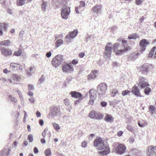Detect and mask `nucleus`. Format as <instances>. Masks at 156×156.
Returning <instances> with one entry per match:
<instances>
[{
	"instance_id": "1",
	"label": "nucleus",
	"mask_w": 156,
	"mask_h": 156,
	"mask_svg": "<svg viewBox=\"0 0 156 156\" xmlns=\"http://www.w3.org/2000/svg\"><path fill=\"white\" fill-rule=\"evenodd\" d=\"M94 144L95 147H98L99 153L101 155H106L110 153V149L108 144L101 138L98 137L95 139L94 141Z\"/></svg>"
},
{
	"instance_id": "2",
	"label": "nucleus",
	"mask_w": 156,
	"mask_h": 156,
	"mask_svg": "<svg viewBox=\"0 0 156 156\" xmlns=\"http://www.w3.org/2000/svg\"><path fill=\"white\" fill-rule=\"evenodd\" d=\"M113 149L114 151L117 154L122 155L125 153L126 148L123 144L115 143L113 145Z\"/></svg>"
},
{
	"instance_id": "3",
	"label": "nucleus",
	"mask_w": 156,
	"mask_h": 156,
	"mask_svg": "<svg viewBox=\"0 0 156 156\" xmlns=\"http://www.w3.org/2000/svg\"><path fill=\"white\" fill-rule=\"evenodd\" d=\"M138 85L141 88L147 87L144 90V93L146 94H148L151 91L150 88L147 87L149 85L144 77L141 76L140 77Z\"/></svg>"
},
{
	"instance_id": "4",
	"label": "nucleus",
	"mask_w": 156,
	"mask_h": 156,
	"mask_svg": "<svg viewBox=\"0 0 156 156\" xmlns=\"http://www.w3.org/2000/svg\"><path fill=\"white\" fill-rule=\"evenodd\" d=\"M107 86L105 83H102L98 85L97 87V92L99 98L104 96L107 90Z\"/></svg>"
},
{
	"instance_id": "5",
	"label": "nucleus",
	"mask_w": 156,
	"mask_h": 156,
	"mask_svg": "<svg viewBox=\"0 0 156 156\" xmlns=\"http://www.w3.org/2000/svg\"><path fill=\"white\" fill-rule=\"evenodd\" d=\"M63 60V56L61 55H58L53 59L52 64L54 67L56 68L61 64Z\"/></svg>"
},
{
	"instance_id": "6",
	"label": "nucleus",
	"mask_w": 156,
	"mask_h": 156,
	"mask_svg": "<svg viewBox=\"0 0 156 156\" xmlns=\"http://www.w3.org/2000/svg\"><path fill=\"white\" fill-rule=\"evenodd\" d=\"M70 12V9L68 6H63L61 9V15L62 18L65 20L67 19Z\"/></svg>"
},
{
	"instance_id": "7",
	"label": "nucleus",
	"mask_w": 156,
	"mask_h": 156,
	"mask_svg": "<svg viewBox=\"0 0 156 156\" xmlns=\"http://www.w3.org/2000/svg\"><path fill=\"white\" fill-rule=\"evenodd\" d=\"M113 45L111 43H108L105 48L104 55L105 58H109L112 52Z\"/></svg>"
},
{
	"instance_id": "8",
	"label": "nucleus",
	"mask_w": 156,
	"mask_h": 156,
	"mask_svg": "<svg viewBox=\"0 0 156 156\" xmlns=\"http://www.w3.org/2000/svg\"><path fill=\"white\" fill-rule=\"evenodd\" d=\"M89 94L90 100L88 101V104L90 105H92L96 97V93L94 90L91 89L89 91Z\"/></svg>"
},
{
	"instance_id": "9",
	"label": "nucleus",
	"mask_w": 156,
	"mask_h": 156,
	"mask_svg": "<svg viewBox=\"0 0 156 156\" xmlns=\"http://www.w3.org/2000/svg\"><path fill=\"white\" fill-rule=\"evenodd\" d=\"M147 154L148 156H156V146L151 145L149 146Z\"/></svg>"
},
{
	"instance_id": "10",
	"label": "nucleus",
	"mask_w": 156,
	"mask_h": 156,
	"mask_svg": "<svg viewBox=\"0 0 156 156\" xmlns=\"http://www.w3.org/2000/svg\"><path fill=\"white\" fill-rule=\"evenodd\" d=\"M2 54L6 57L11 56L12 53V51L9 49L5 48H0Z\"/></svg>"
},
{
	"instance_id": "11",
	"label": "nucleus",
	"mask_w": 156,
	"mask_h": 156,
	"mask_svg": "<svg viewBox=\"0 0 156 156\" xmlns=\"http://www.w3.org/2000/svg\"><path fill=\"white\" fill-rule=\"evenodd\" d=\"M80 3L79 6L76 7L75 8V11L77 14H79L80 12H82L84 9L85 7V2L84 1H80Z\"/></svg>"
},
{
	"instance_id": "12",
	"label": "nucleus",
	"mask_w": 156,
	"mask_h": 156,
	"mask_svg": "<svg viewBox=\"0 0 156 156\" xmlns=\"http://www.w3.org/2000/svg\"><path fill=\"white\" fill-rule=\"evenodd\" d=\"M73 68L71 63L67 64L63 66L62 70L64 72H73Z\"/></svg>"
},
{
	"instance_id": "13",
	"label": "nucleus",
	"mask_w": 156,
	"mask_h": 156,
	"mask_svg": "<svg viewBox=\"0 0 156 156\" xmlns=\"http://www.w3.org/2000/svg\"><path fill=\"white\" fill-rule=\"evenodd\" d=\"M102 7V6L101 5H96L92 8L91 11H93L94 14H98L101 13Z\"/></svg>"
},
{
	"instance_id": "14",
	"label": "nucleus",
	"mask_w": 156,
	"mask_h": 156,
	"mask_svg": "<svg viewBox=\"0 0 156 156\" xmlns=\"http://www.w3.org/2000/svg\"><path fill=\"white\" fill-rule=\"evenodd\" d=\"M149 44V42L147 40L144 39L141 40L140 42L141 51H144L146 47Z\"/></svg>"
},
{
	"instance_id": "15",
	"label": "nucleus",
	"mask_w": 156,
	"mask_h": 156,
	"mask_svg": "<svg viewBox=\"0 0 156 156\" xmlns=\"http://www.w3.org/2000/svg\"><path fill=\"white\" fill-rule=\"evenodd\" d=\"M98 74V71L97 70L92 71V72L87 76L89 80H93L97 77Z\"/></svg>"
},
{
	"instance_id": "16",
	"label": "nucleus",
	"mask_w": 156,
	"mask_h": 156,
	"mask_svg": "<svg viewBox=\"0 0 156 156\" xmlns=\"http://www.w3.org/2000/svg\"><path fill=\"white\" fill-rule=\"evenodd\" d=\"M9 26L8 24L4 23L2 24V23H0V34L1 35L3 34L2 30H4L5 32L7 31V29Z\"/></svg>"
},
{
	"instance_id": "17",
	"label": "nucleus",
	"mask_w": 156,
	"mask_h": 156,
	"mask_svg": "<svg viewBox=\"0 0 156 156\" xmlns=\"http://www.w3.org/2000/svg\"><path fill=\"white\" fill-rule=\"evenodd\" d=\"M78 34V31L77 30H74L71 32L69 33L66 36V38L67 40H69L70 38H73L76 37Z\"/></svg>"
},
{
	"instance_id": "18",
	"label": "nucleus",
	"mask_w": 156,
	"mask_h": 156,
	"mask_svg": "<svg viewBox=\"0 0 156 156\" xmlns=\"http://www.w3.org/2000/svg\"><path fill=\"white\" fill-rule=\"evenodd\" d=\"M70 93L73 98L77 99H79L82 96V94L80 93L75 91H71Z\"/></svg>"
},
{
	"instance_id": "19",
	"label": "nucleus",
	"mask_w": 156,
	"mask_h": 156,
	"mask_svg": "<svg viewBox=\"0 0 156 156\" xmlns=\"http://www.w3.org/2000/svg\"><path fill=\"white\" fill-rule=\"evenodd\" d=\"M132 92L137 97L140 96V93L139 90L137 87L135 86H134L132 88Z\"/></svg>"
},
{
	"instance_id": "20",
	"label": "nucleus",
	"mask_w": 156,
	"mask_h": 156,
	"mask_svg": "<svg viewBox=\"0 0 156 156\" xmlns=\"http://www.w3.org/2000/svg\"><path fill=\"white\" fill-rule=\"evenodd\" d=\"M128 50V48L126 46H124L123 50H119L116 51L115 50L116 54L119 55H122L124 52H126Z\"/></svg>"
},
{
	"instance_id": "21",
	"label": "nucleus",
	"mask_w": 156,
	"mask_h": 156,
	"mask_svg": "<svg viewBox=\"0 0 156 156\" xmlns=\"http://www.w3.org/2000/svg\"><path fill=\"white\" fill-rule=\"evenodd\" d=\"M105 120L107 122H112L113 121V119L111 115L107 114L105 118Z\"/></svg>"
},
{
	"instance_id": "22",
	"label": "nucleus",
	"mask_w": 156,
	"mask_h": 156,
	"mask_svg": "<svg viewBox=\"0 0 156 156\" xmlns=\"http://www.w3.org/2000/svg\"><path fill=\"white\" fill-rule=\"evenodd\" d=\"M11 43V41L9 40H4L1 41L0 43V46L1 45L5 46H9Z\"/></svg>"
},
{
	"instance_id": "23",
	"label": "nucleus",
	"mask_w": 156,
	"mask_h": 156,
	"mask_svg": "<svg viewBox=\"0 0 156 156\" xmlns=\"http://www.w3.org/2000/svg\"><path fill=\"white\" fill-rule=\"evenodd\" d=\"M59 112V109L56 107H55L52 109L51 111V115L53 117L58 114Z\"/></svg>"
},
{
	"instance_id": "24",
	"label": "nucleus",
	"mask_w": 156,
	"mask_h": 156,
	"mask_svg": "<svg viewBox=\"0 0 156 156\" xmlns=\"http://www.w3.org/2000/svg\"><path fill=\"white\" fill-rule=\"evenodd\" d=\"M149 65L148 64H144L141 67V70L144 72H147L148 71Z\"/></svg>"
},
{
	"instance_id": "25",
	"label": "nucleus",
	"mask_w": 156,
	"mask_h": 156,
	"mask_svg": "<svg viewBox=\"0 0 156 156\" xmlns=\"http://www.w3.org/2000/svg\"><path fill=\"white\" fill-rule=\"evenodd\" d=\"M149 110L150 112L152 114L156 113V108L155 106L153 105H150L149 106Z\"/></svg>"
},
{
	"instance_id": "26",
	"label": "nucleus",
	"mask_w": 156,
	"mask_h": 156,
	"mask_svg": "<svg viewBox=\"0 0 156 156\" xmlns=\"http://www.w3.org/2000/svg\"><path fill=\"white\" fill-rule=\"evenodd\" d=\"M12 78L14 81L17 82L20 80L21 77L17 74H13L12 75Z\"/></svg>"
},
{
	"instance_id": "27",
	"label": "nucleus",
	"mask_w": 156,
	"mask_h": 156,
	"mask_svg": "<svg viewBox=\"0 0 156 156\" xmlns=\"http://www.w3.org/2000/svg\"><path fill=\"white\" fill-rule=\"evenodd\" d=\"M48 6V3L47 2L44 0H42L41 8L42 10L44 11H45L46 10V7H47Z\"/></svg>"
},
{
	"instance_id": "28",
	"label": "nucleus",
	"mask_w": 156,
	"mask_h": 156,
	"mask_svg": "<svg viewBox=\"0 0 156 156\" xmlns=\"http://www.w3.org/2000/svg\"><path fill=\"white\" fill-rule=\"evenodd\" d=\"M63 41L62 39H59L57 40L55 43V46L56 48H58L62 44Z\"/></svg>"
},
{
	"instance_id": "29",
	"label": "nucleus",
	"mask_w": 156,
	"mask_h": 156,
	"mask_svg": "<svg viewBox=\"0 0 156 156\" xmlns=\"http://www.w3.org/2000/svg\"><path fill=\"white\" fill-rule=\"evenodd\" d=\"M96 112L94 111H91L89 114V117L92 119H95Z\"/></svg>"
},
{
	"instance_id": "30",
	"label": "nucleus",
	"mask_w": 156,
	"mask_h": 156,
	"mask_svg": "<svg viewBox=\"0 0 156 156\" xmlns=\"http://www.w3.org/2000/svg\"><path fill=\"white\" fill-rule=\"evenodd\" d=\"M95 119L101 120L103 118V115L101 113H96Z\"/></svg>"
},
{
	"instance_id": "31",
	"label": "nucleus",
	"mask_w": 156,
	"mask_h": 156,
	"mask_svg": "<svg viewBox=\"0 0 156 156\" xmlns=\"http://www.w3.org/2000/svg\"><path fill=\"white\" fill-rule=\"evenodd\" d=\"M138 34H132L129 35L128 36L129 39H135L138 37Z\"/></svg>"
},
{
	"instance_id": "32",
	"label": "nucleus",
	"mask_w": 156,
	"mask_h": 156,
	"mask_svg": "<svg viewBox=\"0 0 156 156\" xmlns=\"http://www.w3.org/2000/svg\"><path fill=\"white\" fill-rule=\"evenodd\" d=\"M44 153L46 156H50L51 154V149L49 148L46 149L44 151Z\"/></svg>"
},
{
	"instance_id": "33",
	"label": "nucleus",
	"mask_w": 156,
	"mask_h": 156,
	"mask_svg": "<svg viewBox=\"0 0 156 156\" xmlns=\"http://www.w3.org/2000/svg\"><path fill=\"white\" fill-rule=\"evenodd\" d=\"M22 53V50L19 49L17 51H15L13 53V55L17 56H20Z\"/></svg>"
},
{
	"instance_id": "34",
	"label": "nucleus",
	"mask_w": 156,
	"mask_h": 156,
	"mask_svg": "<svg viewBox=\"0 0 156 156\" xmlns=\"http://www.w3.org/2000/svg\"><path fill=\"white\" fill-rule=\"evenodd\" d=\"M156 49V47H154L151 49V51L150 52L148 55L149 57H151L152 56H153L154 53V51Z\"/></svg>"
},
{
	"instance_id": "35",
	"label": "nucleus",
	"mask_w": 156,
	"mask_h": 156,
	"mask_svg": "<svg viewBox=\"0 0 156 156\" xmlns=\"http://www.w3.org/2000/svg\"><path fill=\"white\" fill-rule=\"evenodd\" d=\"M52 124L54 126V129L58 131L60 129V127L59 125L55 122H53Z\"/></svg>"
},
{
	"instance_id": "36",
	"label": "nucleus",
	"mask_w": 156,
	"mask_h": 156,
	"mask_svg": "<svg viewBox=\"0 0 156 156\" xmlns=\"http://www.w3.org/2000/svg\"><path fill=\"white\" fill-rule=\"evenodd\" d=\"M25 3V0H17V5L18 6L23 5Z\"/></svg>"
},
{
	"instance_id": "37",
	"label": "nucleus",
	"mask_w": 156,
	"mask_h": 156,
	"mask_svg": "<svg viewBox=\"0 0 156 156\" xmlns=\"http://www.w3.org/2000/svg\"><path fill=\"white\" fill-rule=\"evenodd\" d=\"M8 97L9 99L12 101L14 103H16L17 102V99L16 98L13 97L12 95H9Z\"/></svg>"
},
{
	"instance_id": "38",
	"label": "nucleus",
	"mask_w": 156,
	"mask_h": 156,
	"mask_svg": "<svg viewBox=\"0 0 156 156\" xmlns=\"http://www.w3.org/2000/svg\"><path fill=\"white\" fill-rule=\"evenodd\" d=\"M118 93V91L116 89H113L111 91V95L114 97Z\"/></svg>"
},
{
	"instance_id": "39",
	"label": "nucleus",
	"mask_w": 156,
	"mask_h": 156,
	"mask_svg": "<svg viewBox=\"0 0 156 156\" xmlns=\"http://www.w3.org/2000/svg\"><path fill=\"white\" fill-rule=\"evenodd\" d=\"M130 92L129 90H123L122 92V94L123 96H125V95H127Z\"/></svg>"
},
{
	"instance_id": "40",
	"label": "nucleus",
	"mask_w": 156,
	"mask_h": 156,
	"mask_svg": "<svg viewBox=\"0 0 156 156\" xmlns=\"http://www.w3.org/2000/svg\"><path fill=\"white\" fill-rule=\"evenodd\" d=\"M64 103L65 105L67 106H68L70 105L69 101L67 98L65 99L64 100Z\"/></svg>"
},
{
	"instance_id": "41",
	"label": "nucleus",
	"mask_w": 156,
	"mask_h": 156,
	"mask_svg": "<svg viewBox=\"0 0 156 156\" xmlns=\"http://www.w3.org/2000/svg\"><path fill=\"white\" fill-rule=\"evenodd\" d=\"M28 139L29 140V142H32L33 140V136L31 134H30L28 136Z\"/></svg>"
},
{
	"instance_id": "42",
	"label": "nucleus",
	"mask_w": 156,
	"mask_h": 156,
	"mask_svg": "<svg viewBox=\"0 0 156 156\" xmlns=\"http://www.w3.org/2000/svg\"><path fill=\"white\" fill-rule=\"evenodd\" d=\"M18 65V64L15 63H11L10 64V66L13 69L17 67Z\"/></svg>"
},
{
	"instance_id": "43",
	"label": "nucleus",
	"mask_w": 156,
	"mask_h": 156,
	"mask_svg": "<svg viewBox=\"0 0 156 156\" xmlns=\"http://www.w3.org/2000/svg\"><path fill=\"white\" fill-rule=\"evenodd\" d=\"M81 146L83 148H85L87 146V143L85 141L82 142L81 144Z\"/></svg>"
},
{
	"instance_id": "44",
	"label": "nucleus",
	"mask_w": 156,
	"mask_h": 156,
	"mask_svg": "<svg viewBox=\"0 0 156 156\" xmlns=\"http://www.w3.org/2000/svg\"><path fill=\"white\" fill-rule=\"evenodd\" d=\"M101 105L102 107H105L107 105V103L105 101H102L101 102Z\"/></svg>"
},
{
	"instance_id": "45",
	"label": "nucleus",
	"mask_w": 156,
	"mask_h": 156,
	"mask_svg": "<svg viewBox=\"0 0 156 156\" xmlns=\"http://www.w3.org/2000/svg\"><path fill=\"white\" fill-rule=\"evenodd\" d=\"M24 34V31H21L19 33V37L20 38H22Z\"/></svg>"
},
{
	"instance_id": "46",
	"label": "nucleus",
	"mask_w": 156,
	"mask_h": 156,
	"mask_svg": "<svg viewBox=\"0 0 156 156\" xmlns=\"http://www.w3.org/2000/svg\"><path fill=\"white\" fill-rule=\"evenodd\" d=\"M44 77L42 75L39 80V82L40 83H42L44 81Z\"/></svg>"
},
{
	"instance_id": "47",
	"label": "nucleus",
	"mask_w": 156,
	"mask_h": 156,
	"mask_svg": "<svg viewBox=\"0 0 156 156\" xmlns=\"http://www.w3.org/2000/svg\"><path fill=\"white\" fill-rule=\"evenodd\" d=\"M123 133L122 131H119L117 133V135L119 136H122Z\"/></svg>"
},
{
	"instance_id": "48",
	"label": "nucleus",
	"mask_w": 156,
	"mask_h": 156,
	"mask_svg": "<svg viewBox=\"0 0 156 156\" xmlns=\"http://www.w3.org/2000/svg\"><path fill=\"white\" fill-rule=\"evenodd\" d=\"M29 89L30 90H32L34 89V87L31 84H29L28 85Z\"/></svg>"
},
{
	"instance_id": "49",
	"label": "nucleus",
	"mask_w": 156,
	"mask_h": 156,
	"mask_svg": "<svg viewBox=\"0 0 156 156\" xmlns=\"http://www.w3.org/2000/svg\"><path fill=\"white\" fill-rule=\"evenodd\" d=\"M29 101L32 103H34L35 102V100L34 98H32L29 99Z\"/></svg>"
},
{
	"instance_id": "50",
	"label": "nucleus",
	"mask_w": 156,
	"mask_h": 156,
	"mask_svg": "<svg viewBox=\"0 0 156 156\" xmlns=\"http://www.w3.org/2000/svg\"><path fill=\"white\" fill-rule=\"evenodd\" d=\"M72 63L73 65H76L78 63V61L74 59L72 61Z\"/></svg>"
},
{
	"instance_id": "51",
	"label": "nucleus",
	"mask_w": 156,
	"mask_h": 156,
	"mask_svg": "<svg viewBox=\"0 0 156 156\" xmlns=\"http://www.w3.org/2000/svg\"><path fill=\"white\" fill-rule=\"evenodd\" d=\"M18 144V143L16 141H15L13 143L12 145V147H16L17 146Z\"/></svg>"
},
{
	"instance_id": "52",
	"label": "nucleus",
	"mask_w": 156,
	"mask_h": 156,
	"mask_svg": "<svg viewBox=\"0 0 156 156\" xmlns=\"http://www.w3.org/2000/svg\"><path fill=\"white\" fill-rule=\"evenodd\" d=\"M136 3L137 5H140L142 2V0H136Z\"/></svg>"
},
{
	"instance_id": "53",
	"label": "nucleus",
	"mask_w": 156,
	"mask_h": 156,
	"mask_svg": "<svg viewBox=\"0 0 156 156\" xmlns=\"http://www.w3.org/2000/svg\"><path fill=\"white\" fill-rule=\"evenodd\" d=\"M36 116L37 117H39L41 116V113L38 111H37L36 112Z\"/></svg>"
},
{
	"instance_id": "54",
	"label": "nucleus",
	"mask_w": 156,
	"mask_h": 156,
	"mask_svg": "<svg viewBox=\"0 0 156 156\" xmlns=\"http://www.w3.org/2000/svg\"><path fill=\"white\" fill-rule=\"evenodd\" d=\"M15 90L18 93V94L19 95V96H20L22 95V93L20 92V91L19 89H17Z\"/></svg>"
},
{
	"instance_id": "55",
	"label": "nucleus",
	"mask_w": 156,
	"mask_h": 156,
	"mask_svg": "<svg viewBox=\"0 0 156 156\" xmlns=\"http://www.w3.org/2000/svg\"><path fill=\"white\" fill-rule=\"evenodd\" d=\"M51 55V52L50 51L47 52L46 54V56L47 57H49Z\"/></svg>"
},
{
	"instance_id": "56",
	"label": "nucleus",
	"mask_w": 156,
	"mask_h": 156,
	"mask_svg": "<svg viewBox=\"0 0 156 156\" xmlns=\"http://www.w3.org/2000/svg\"><path fill=\"white\" fill-rule=\"evenodd\" d=\"M122 44H123V45L124 46V47L126 46L125 45H126L127 44V41L123 40H122Z\"/></svg>"
},
{
	"instance_id": "57",
	"label": "nucleus",
	"mask_w": 156,
	"mask_h": 156,
	"mask_svg": "<svg viewBox=\"0 0 156 156\" xmlns=\"http://www.w3.org/2000/svg\"><path fill=\"white\" fill-rule=\"evenodd\" d=\"M84 55V53L83 52L80 53L79 54V56L80 58H83Z\"/></svg>"
},
{
	"instance_id": "58",
	"label": "nucleus",
	"mask_w": 156,
	"mask_h": 156,
	"mask_svg": "<svg viewBox=\"0 0 156 156\" xmlns=\"http://www.w3.org/2000/svg\"><path fill=\"white\" fill-rule=\"evenodd\" d=\"M34 152L35 154H37L38 152V150L37 148L35 147L34 148Z\"/></svg>"
},
{
	"instance_id": "59",
	"label": "nucleus",
	"mask_w": 156,
	"mask_h": 156,
	"mask_svg": "<svg viewBox=\"0 0 156 156\" xmlns=\"http://www.w3.org/2000/svg\"><path fill=\"white\" fill-rule=\"evenodd\" d=\"M119 46V44L118 43H115L114 44V48L115 49V50Z\"/></svg>"
},
{
	"instance_id": "60",
	"label": "nucleus",
	"mask_w": 156,
	"mask_h": 156,
	"mask_svg": "<svg viewBox=\"0 0 156 156\" xmlns=\"http://www.w3.org/2000/svg\"><path fill=\"white\" fill-rule=\"evenodd\" d=\"M44 121L42 119H40L39 120V124L41 125L42 126L44 124Z\"/></svg>"
},
{
	"instance_id": "61",
	"label": "nucleus",
	"mask_w": 156,
	"mask_h": 156,
	"mask_svg": "<svg viewBox=\"0 0 156 156\" xmlns=\"http://www.w3.org/2000/svg\"><path fill=\"white\" fill-rule=\"evenodd\" d=\"M41 142L43 144H45L46 142V141L44 138L41 139Z\"/></svg>"
},
{
	"instance_id": "62",
	"label": "nucleus",
	"mask_w": 156,
	"mask_h": 156,
	"mask_svg": "<svg viewBox=\"0 0 156 156\" xmlns=\"http://www.w3.org/2000/svg\"><path fill=\"white\" fill-rule=\"evenodd\" d=\"M3 72L4 73H7L9 71L7 69H5L3 70Z\"/></svg>"
},
{
	"instance_id": "63",
	"label": "nucleus",
	"mask_w": 156,
	"mask_h": 156,
	"mask_svg": "<svg viewBox=\"0 0 156 156\" xmlns=\"http://www.w3.org/2000/svg\"><path fill=\"white\" fill-rule=\"evenodd\" d=\"M15 32V30L14 29H13V28L11 29L10 31V32L11 34H13Z\"/></svg>"
},
{
	"instance_id": "64",
	"label": "nucleus",
	"mask_w": 156,
	"mask_h": 156,
	"mask_svg": "<svg viewBox=\"0 0 156 156\" xmlns=\"http://www.w3.org/2000/svg\"><path fill=\"white\" fill-rule=\"evenodd\" d=\"M80 102V100H76L74 101V104L75 105H77V104H79V103Z\"/></svg>"
}]
</instances>
